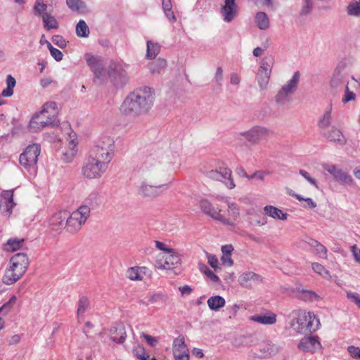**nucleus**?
I'll return each instance as SVG.
<instances>
[{"mask_svg": "<svg viewBox=\"0 0 360 360\" xmlns=\"http://www.w3.org/2000/svg\"><path fill=\"white\" fill-rule=\"evenodd\" d=\"M324 136L329 141L340 146H344L347 142L342 131L335 126H333L328 131L325 132Z\"/></svg>", "mask_w": 360, "mask_h": 360, "instance_id": "obj_25", "label": "nucleus"}, {"mask_svg": "<svg viewBox=\"0 0 360 360\" xmlns=\"http://www.w3.org/2000/svg\"><path fill=\"white\" fill-rule=\"evenodd\" d=\"M298 349L304 352L314 353L321 349V345L318 337H304L298 344Z\"/></svg>", "mask_w": 360, "mask_h": 360, "instance_id": "obj_18", "label": "nucleus"}, {"mask_svg": "<svg viewBox=\"0 0 360 360\" xmlns=\"http://www.w3.org/2000/svg\"><path fill=\"white\" fill-rule=\"evenodd\" d=\"M115 141L110 136L101 137L89 152L82 167V174L86 179H100L108 169L114 155Z\"/></svg>", "mask_w": 360, "mask_h": 360, "instance_id": "obj_1", "label": "nucleus"}, {"mask_svg": "<svg viewBox=\"0 0 360 360\" xmlns=\"http://www.w3.org/2000/svg\"><path fill=\"white\" fill-rule=\"evenodd\" d=\"M16 297L12 296L8 302L4 303L1 307H0V313H3L4 314H7L11 309L13 308L14 304L16 302Z\"/></svg>", "mask_w": 360, "mask_h": 360, "instance_id": "obj_51", "label": "nucleus"}, {"mask_svg": "<svg viewBox=\"0 0 360 360\" xmlns=\"http://www.w3.org/2000/svg\"><path fill=\"white\" fill-rule=\"evenodd\" d=\"M223 77H224V72L221 67H217L216 70V72L214 74V80L216 83L219 85L222 84L223 81Z\"/></svg>", "mask_w": 360, "mask_h": 360, "instance_id": "obj_60", "label": "nucleus"}, {"mask_svg": "<svg viewBox=\"0 0 360 360\" xmlns=\"http://www.w3.org/2000/svg\"><path fill=\"white\" fill-rule=\"evenodd\" d=\"M299 173L301 176H302L311 185L315 186L316 188H318V184H317V182L316 181L310 176L309 174L304 170V169H300L299 171Z\"/></svg>", "mask_w": 360, "mask_h": 360, "instance_id": "obj_58", "label": "nucleus"}, {"mask_svg": "<svg viewBox=\"0 0 360 360\" xmlns=\"http://www.w3.org/2000/svg\"><path fill=\"white\" fill-rule=\"evenodd\" d=\"M300 77V72L296 71L291 79L281 87L275 97L277 103L284 104L288 101L289 95L293 94L297 89Z\"/></svg>", "mask_w": 360, "mask_h": 360, "instance_id": "obj_9", "label": "nucleus"}, {"mask_svg": "<svg viewBox=\"0 0 360 360\" xmlns=\"http://www.w3.org/2000/svg\"><path fill=\"white\" fill-rule=\"evenodd\" d=\"M110 339L117 343H122L126 339V333L122 326L113 328L110 330Z\"/></svg>", "mask_w": 360, "mask_h": 360, "instance_id": "obj_38", "label": "nucleus"}, {"mask_svg": "<svg viewBox=\"0 0 360 360\" xmlns=\"http://www.w3.org/2000/svg\"><path fill=\"white\" fill-rule=\"evenodd\" d=\"M167 66V61L161 58H158L150 65V70L152 72L159 73Z\"/></svg>", "mask_w": 360, "mask_h": 360, "instance_id": "obj_46", "label": "nucleus"}, {"mask_svg": "<svg viewBox=\"0 0 360 360\" xmlns=\"http://www.w3.org/2000/svg\"><path fill=\"white\" fill-rule=\"evenodd\" d=\"M7 87L1 92V96L4 97H10L13 94V89L16 84L15 79L11 75L6 77Z\"/></svg>", "mask_w": 360, "mask_h": 360, "instance_id": "obj_43", "label": "nucleus"}, {"mask_svg": "<svg viewBox=\"0 0 360 360\" xmlns=\"http://www.w3.org/2000/svg\"><path fill=\"white\" fill-rule=\"evenodd\" d=\"M205 255L207 259V262L212 268L215 271L220 270L221 269L219 259L216 255L210 254L207 252H205Z\"/></svg>", "mask_w": 360, "mask_h": 360, "instance_id": "obj_50", "label": "nucleus"}, {"mask_svg": "<svg viewBox=\"0 0 360 360\" xmlns=\"http://www.w3.org/2000/svg\"><path fill=\"white\" fill-rule=\"evenodd\" d=\"M67 219V211L60 210L53 214L49 219V228L55 231H60L65 229Z\"/></svg>", "mask_w": 360, "mask_h": 360, "instance_id": "obj_19", "label": "nucleus"}, {"mask_svg": "<svg viewBox=\"0 0 360 360\" xmlns=\"http://www.w3.org/2000/svg\"><path fill=\"white\" fill-rule=\"evenodd\" d=\"M101 195L97 191L91 192L88 197L85 199L84 203L81 206H86L89 209V213L91 210L96 208L101 203Z\"/></svg>", "mask_w": 360, "mask_h": 360, "instance_id": "obj_33", "label": "nucleus"}, {"mask_svg": "<svg viewBox=\"0 0 360 360\" xmlns=\"http://www.w3.org/2000/svg\"><path fill=\"white\" fill-rule=\"evenodd\" d=\"M66 4L72 11H82L86 8L84 3L81 0H66Z\"/></svg>", "mask_w": 360, "mask_h": 360, "instance_id": "obj_47", "label": "nucleus"}, {"mask_svg": "<svg viewBox=\"0 0 360 360\" xmlns=\"http://www.w3.org/2000/svg\"><path fill=\"white\" fill-rule=\"evenodd\" d=\"M53 42L60 48L66 46L65 40L60 35H56L53 37Z\"/></svg>", "mask_w": 360, "mask_h": 360, "instance_id": "obj_63", "label": "nucleus"}, {"mask_svg": "<svg viewBox=\"0 0 360 360\" xmlns=\"http://www.w3.org/2000/svg\"><path fill=\"white\" fill-rule=\"evenodd\" d=\"M332 103H330L325 109L323 114L319 117L317 125L320 129L328 128L332 122Z\"/></svg>", "mask_w": 360, "mask_h": 360, "instance_id": "obj_31", "label": "nucleus"}, {"mask_svg": "<svg viewBox=\"0 0 360 360\" xmlns=\"http://www.w3.org/2000/svg\"><path fill=\"white\" fill-rule=\"evenodd\" d=\"M150 271L146 266H132L127 269V277L131 281H141L143 276L149 274Z\"/></svg>", "mask_w": 360, "mask_h": 360, "instance_id": "obj_29", "label": "nucleus"}, {"mask_svg": "<svg viewBox=\"0 0 360 360\" xmlns=\"http://www.w3.org/2000/svg\"><path fill=\"white\" fill-rule=\"evenodd\" d=\"M264 212L265 214L274 219L283 221L286 220L288 216L287 213L283 212L281 210L272 205L265 206L264 208Z\"/></svg>", "mask_w": 360, "mask_h": 360, "instance_id": "obj_32", "label": "nucleus"}, {"mask_svg": "<svg viewBox=\"0 0 360 360\" xmlns=\"http://www.w3.org/2000/svg\"><path fill=\"white\" fill-rule=\"evenodd\" d=\"M272 134L273 131L269 128L261 125L254 126L249 130L240 133L242 136L252 144H257Z\"/></svg>", "mask_w": 360, "mask_h": 360, "instance_id": "obj_10", "label": "nucleus"}, {"mask_svg": "<svg viewBox=\"0 0 360 360\" xmlns=\"http://www.w3.org/2000/svg\"><path fill=\"white\" fill-rule=\"evenodd\" d=\"M259 349L262 357L271 358L279 352L280 347L271 341H264L259 344Z\"/></svg>", "mask_w": 360, "mask_h": 360, "instance_id": "obj_26", "label": "nucleus"}, {"mask_svg": "<svg viewBox=\"0 0 360 360\" xmlns=\"http://www.w3.org/2000/svg\"><path fill=\"white\" fill-rule=\"evenodd\" d=\"M46 43L47 44V47L50 51V53L51 56L56 60V61H60L63 59V53L58 50L56 48H54L50 42L48 41H46Z\"/></svg>", "mask_w": 360, "mask_h": 360, "instance_id": "obj_52", "label": "nucleus"}, {"mask_svg": "<svg viewBox=\"0 0 360 360\" xmlns=\"http://www.w3.org/2000/svg\"><path fill=\"white\" fill-rule=\"evenodd\" d=\"M312 269L316 273L321 275L323 277L328 276V271L325 269V267L323 265L319 263H313Z\"/></svg>", "mask_w": 360, "mask_h": 360, "instance_id": "obj_55", "label": "nucleus"}, {"mask_svg": "<svg viewBox=\"0 0 360 360\" xmlns=\"http://www.w3.org/2000/svg\"><path fill=\"white\" fill-rule=\"evenodd\" d=\"M143 167L147 170H153L159 167L162 168V160L160 156L150 155L144 161Z\"/></svg>", "mask_w": 360, "mask_h": 360, "instance_id": "obj_36", "label": "nucleus"}, {"mask_svg": "<svg viewBox=\"0 0 360 360\" xmlns=\"http://www.w3.org/2000/svg\"><path fill=\"white\" fill-rule=\"evenodd\" d=\"M207 303L211 310L218 311L220 308L225 306L226 301L221 296L214 295L209 297Z\"/></svg>", "mask_w": 360, "mask_h": 360, "instance_id": "obj_37", "label": "nucleus"}, {"mask_svg": "<svg viewBox=\"0 0 360 360\" xmlns=\"http://www.w3.org/2000/svg\"><path fill=\"white\" fill-rule=\"evenodd\" d=\"M68 131L67 138L68 148L63 152L61 157L62 160L65 162H72L77 153V135L70 128L68 129Z\"/></svg>", "mask_w": 360, "mask_h": 360, "instance_id": "obj_14", "label": "nucleus"}, {"mask_svg": "<svg viewBox=\"0 0 360 360\" xmlns=\"http://www.w3.org/2000/svg\"><path fill=\"white\" fill-rule=\"evenodd\" d=\"M347 297L354 302L360 308V295L356 292H347Z\"/></svg>", "mask_w": 360, "mask_h": 360, "instance_id": "obj_62", "label": "nucleus"}, {"mask_svg": "<svg viewBox=\"0 0 360 360\" xmlns=\"http://www.w3.org/2000/svg\"><path fill=\"white\" fill-rule=\"evenodd\" d=\"M89 216V209L86 206H79L71 214L67 212L65 230L72 234L77 233L85 224Z\"/></svg>", "mask_w": 360, "mask_h": 360, "instance_id": "obj_7", "label": "nucleus"}, {"mask_svg": "<svg viewBox=\"0 0 360 360\" xmlns=\"http://www.w3.org/2000/svg\"><path fill=\"white\" fill-rule=\"evenodd\" d=\"M203 174L209 179L223 182L228 188L233 189L236 185L231 178V171L224 162H217L214 165L205 168Z\"/></svg>", "mask_w": 360, "mask_h": 360, "instance_id": "obj_6", "label": "nucleus"}, {"mask_svg": "<svg viewBox=\"0 0 360 360\" xmlns=\"http://www.w3.org/2000/svg\"><path fill=\"white\" fill-rule=\"evenodd\" d=\"M29 266V259L26 254L17 253L14 255L9 261V266L18 272V274L24 275Z\"/></svg>", "mask_w": 360, "mask_h": 360, "instance_id": "obj_15", "label": "nucleus"}, {"mask_svg": "<svg viewBox=\"0 0 360 360\" xmlns=\"http://www.w3.org/2000/svg\"><path fill=\"white\" fill-rule=\"evenodd\" d=\"M274 63V59L271 56L264 57L260 61L255 79L261 90L266 89L268 86Z\"/></svg>", "mask_w": 360, "mask_h": 360, "instance_id": "obj_8", "label": "nucleus"}, {"mask_svg": "<svg viewBox=\"0 0 360 360\" xmlns=\"http://www.w3.org/2000/svg\"><path fill=\"white\" fill-rule=\"evenodd\" d=\"M347 352L352 359L360 360V348L354 345L347 347Z\"/></svg>", "mask_w": 360, "mask_h": 360, "instance_id": "obj_54", "label": "nucleus"}, {"mask_svg": "<svg viewBox=\"0 0 360 360\" xmlns=\"http://www.w3.org/2000/svg\"><path fill=\"white\" fill-rule=\"evenodd\" d=\"M238 282L243 288H251L253 284L262 282V278L252 271H245L239 276Z\"/></svg>", "mask_w": 360, "mask_h": 360, "instance_id": "obj_21", "label": "nucleus"}, {"mask_svg": "<svg viewBox=\"0 0 360 360\" xmlns=\"http://www.w3.org/2000/svg\"><path fill=\"white\" fill-rule=\"evenodd\" d=\"M167 300L168 297L166 295L159 292L152 295L150 297L149 301L152 304H165Z\"/></svg>", "mask_w": 360, "mask_h": 360, "instance_id": "obj_49", "label": "nucleus"}, {"mask_svg": "<svg viewBox=\"0 0 360 360\" xmlns=\"http://www.w3.org/2000/svg\"><path fill=\"white\" fill-rule=\"evenodd\" d=\"M40 153L41 146L39 143H32L28 145L20 155L19 162L20 166L23 170L32 176L37 175Z\"/></svg>", "mask_w": 360, "mask_h": 360, "instance_id": "obj_5", "label": "nucleus"}, {"mask_svg": "<svg viewBox=\"0 0 360 360\" xmlns=\"http://www.w3.org/2000/svg\"><path fill=\"white\" fill-rule=\"evenodd\" d=\"M326 170L337 181L342 185L351 186L354 184V180L351 175L335 165L328 166Z\"/></svg>", "mask_w": 360, "mask_h": 360, "instance_id": "obj_17", "label": "nucleus"}, {"mask_svg": "<svg viewBox=\"0 0 360 360\" xmlns=\"http://www.w3.org/2000/svg\"><path fill=\"white\" fill-rule=\"evenodd\" d=\"M172 353L175 360H190L189 349L184 335H181L174 339Z\"/></svg>", "mask_w": 360, "mask_h": 360, "instance_id": "obj_12", "label": "nucleus"}, {"mask_svg": "<svg viewBox=\"0 0 360 360\" xmlns=\"http://www.w3.org/2000/svg\"><path fill=\"white\" fill-rule=\"evenodd\" d=\"M255 22L257 27L262 30H265L269 27V19L264 12H258L255 15Z\"/></svg>", "mask_w": 360, "mask_h": 360, "instance_id": "obj_40", "label": "nucleus"}, {"mask_svg": "<svg viewBox=\"0 0 360 360\" xmlns=\"http://www.w3.org/2000/svg\"><path fill=\"white\" fill-rule=\"evenodd\" d=\"M228 212L229 213V215L232 217L233 220H236L239 215V212L237 205L233 202L229 203Z\"/></svg>", "mask_w": 360, "mask_h": 360, "instance_id": "obj_57", "label": "nucleus"}, {"mask_svg": "<svg viewBox=\"0 0 360 360\" xmlns=\"http://www.w3.org/2000/svg\"><path fill=\"white\" fill-rule=\"evenodd\" d=\"M23 275L18 274L17 271L8 267L2 278V282L6 285H12L16 283Z\"/></svg>", "mask_w": 360, "mask_h": 360, "instance_id": "obj_34", "label": "nucleus"}, {"mask_svg": "<svg viewBox=\"0 0 360 360\" xmlns=\"http://www.w3.org/2000/svg\"><path fill=\"white\" fill-rule=\"evenodd\" d=\"M160 158L163 169H169L180 166V155L177 152L168 150Z\"/></svg>", "mask_w": 360, "mask_h": 360, "instance_id": "obj_22", "label": "nucleus"}, {"mask_svg": "<svg viewBox=\"0 0 360 360\" xmlns=\"http://www.w3.org/2000/svg\"><path fill=\"white\" fill-rule=\"evenodd\" d=\"M167 188L166 184L153 186L143 183L139 188V194L144 197L153 198L160 195Z\"/></svg>", "mask_w": 360, "mask_h": 360, "instance_id": "obj_23", "label": "nucleus"}, {"mask_svg": "<svg viewBox=\"0 0 360 360\" xmlns=\"http://www.w3.org/2000/svg\"><path fill=\"white\" fill-rule=\"evenodd\" d=\"M199 269L213 283H218L220 279L212 271H211L205 264H200Z\"/></svg>", "mask_w": 360, "mask_h": 360, "instance_id": "obj_48", "label": "nucleus"}, {"mask_svg": "<svg viewBox=\"0 0 360 360\" xmlns=\"http://www.w3.org/2000/svg\"><path fill=\"white\" fill-rule=\"evenodd\" d=\"M347 14L349 16L360 17V0H352L346 8Z\"/></svg>", "mask_w": 360, "mask_h": 360, "instance_id": "obj_39", "label": "nucleus"}, {"mask_svg": "<svg viewBox=\"0 0 360 360\" xmlns=\"http://www.w3.org/2000/svg\"><path fill=\"white\" fill-rule=\"evenodd\" d=\"M221 13L225 22L232 21L237 15L236 0H224V5L221 8Z\"/></svg>", "mask_w": 360, "mask_h": 360, "instance_id": "obj_24", "label": "nucleus"}, {"mask_svg": "<svg viewBox=\"0 0 360 360\" xmlns=\"http://www.w3.org/2000/svg\"><path fill=\"white\" fill-rule=\"evenodd\" d=\"M313 7V1L311 0H304V5L302 6L300 15H306L311 12V10Z\"/></svg>", "mask_w": 360, "mask_h": 360, "instance_id": "obj_56", "label": "nucleus"}, {"mask_svg": "<svg viewBox=\"0 0 360 360\" xmlns=\"http://www.w3.org/2000/svg\"><path fill=\"white\" fill-rule=\"evenodd\" d=\"M42 20L44 27L49 30L51 29H57L58 27V22L57 20L50 13H44L42 15Z\"/></svg>", "mask_w": 360, "mask_h": 360, "instance_id": "obj_41", "label": "nucleus"}, {"mask_svg": "<svg viewBox=\"0 0 360 360\" xmlns=\"http://www.w3.org/2000/svg\"><path fill=\"white\" fill-rule=\"evenodd\" d=\"M51 124L40 113L36 112L29 123L28 129L31 132H37Z\"/></svg>", "mask_w": 360, "mask_h": 360, "instance_id": "obj_27", "label": "nucleus"}, {"mask_svg": "<svg viewBox=\"0 0 360 360\" xmlns=\"http://www.w3.org/2000/svg\"><path fill=\"white\" fill-rule=\"evenodd\" d=\"M90 31L84 20H80L76 25V34L79 37H87Z\"/></svg>", "mask_w": 360, "mask_h": 360, "instance_id": "obj_45", "label": "nucleus"}, {"mask_svg": "<svg viewBox=\"0 0 360 360\" xmlns=\"http://www.w3.org/2000/svg\"><path fill=\"white\" fill-rule=\"evenodd\" d=\"M15 203L13 201V191H4L0 195V210L6 217H10Z\"/></svg>", "mask_w": 360, "mask_h": 360, "instance_id": "obj_16", "label": "nucleus"}, {"mask_svg": "<svg viewBox=\"0 0 360 360\" xmlns=\"http://www.w3.org/2000/svg\"><path fill=\"white\" fill-rule=\"evenodd\" d=\"M355 98L356 94L353 91H349L348 86H346L345 94L342 98V102L344 103H346L349 101H354Z\"/></svg>", "mask_w": 360, "mask_h": 360, "instance_id": "obj_59", "label": "nucleus"}, {"mask_svg": "<svg viewBox=\"0 0 360 360\" xmlns=\"http://www.w3.org/2000/svg\"><path fill=\"white\" fill-rule=\"evenodd\" d=\"M24 239L13 238H10L4 245V250L6 252H15L20 250L24 245Z\"/></svg>", "mask_w": 360, "mask_h": 360, "instance_id": "obj_35", "label": "nucleus"}, {"mask_svg": "<svg viewBox=\"0 0 360 360\" xmlns=\"http://www.w3.org/2000/svg\"><path fill=\"white\" fill-rule=\"evenodd\" d=\"M297 297L304 302H318L321 300V297L314 291L308 290L303 288H297Z\"/></svg>", "mask_w": 360, "mask_h": 360, "instance_id": "obj_30", "label": "nucleus"}, {"mask_svg": "<svg viewBox=\"0 0 360 360\" xmlns=\"http://www.w3.org/2000/svg\"><path fill=\"white\" fill-rule=\"evenodd\" d=\"M222 264L226 266H231L233 264V261L231 259V255H223L221 257Z\"/></svg>", "mask_w": 360, "mask_h": 360, "instance_id": "obj_64", "label": "nucleus"}, {"mask_svg": "<svg viewBox=\"0 0 360 360\" xmlns=\"http://www.w3.org/2000/svg\"><path fill=\"white\" fill-rule=\"evenodd\" d=\"M154 92L148 86L138 89L131 93L122 103L120 110L122 114L136 117L147 113L154 102Z\"/></svg>", "mask_w": 360, "mask_h": 360, "instance_id": "obj_3", "label": "nucleus"}, {"mask_svg": "<svg viewBox=\"0 0 360 360\" xmlns=\"http://www.w3.org/2000/svg\"><path fill=\"white\" fill-rule=\"evenodd\" d=\"M291 317L290 325L298 333H312L319 328V319L313 312L297 309L291 313Z\"/></svg>", "mask_w": 360, "mask_h": 360, "instance_id": "obj_4", "label": "nucleus"}, {"mask_svg": "<svg viewBox=\"0 0 360 360\" xmlns=\"http://www.w3.org/2000/svg\"><path fill=\"white\" fill-rule=\"evenodd\" d=\"M316 254L319 255L321 258H326L327 255V248L321 243L317 245V247L314 249Z\"/></svg>", "mask_w": 360, "mask_h": 360, "instance_id": "obj_61", "label": "nucleus"}, {"mask_svg": "<svg viewBox=\"0 0 360 360\" xmlns=\"http://www.w3.org/2000/svg\"><path fill=\"white\" fill-rule=\"evenodd\" d=\"M90 308V302L87 297H81L77 303V316L82 317L84 313Z\"/></svg>", "mask_w": 360, "mask_h": 360, "instance_id": "obj_42", "label": "nucleus"}, {"mask_svg": "<svg viewBox=\"0 0 360 360\" xmlns=\"http://www.w3.org/2000/svg\"><path fill=\"white\" fill-rule=\"evenodd\" d=\"M160 51V46L158 43H153L151 41H147L146 57L149 59L155 58Z\"/></svg>", "mask_w": 360, "mask_h": 360, "instance_id": "obj_44", "label": "nucleus"}, {"mask_svg": "<svg viewBox=\"0 0 360 360\" xmlns=\"http://www.w3.org/2000/svg\"><path fill=\"white\" fill-rule=\"evenodd\" d=\"M162 259L164 262H159L158 269L172 270L175 269L176 266L181 264V255L175 249L168 250L167 252H162Z\"/></svg>", "mask_w": 360, "mask_h": 360, "instance_id": "obj_13", "label": "nucleus"}, {"mask_svg": "<svg viewBox=\"0 0 360 360\" xmlns=\"http://www.w3.org/2000/svg\"><path fill=\"white\" fill-rule=\"evenodd\" d=\"M84 58L87 65L94 74L96 79L104 82L110 77L115 82H124L127 77V65L122 61L112 60L108 66V71L104 68L103 60L101 57L86 53Z\"/></svg>", "mask_w": 360, "mask_h": 360, "instance_id": "obj_2", "label": "nucleus"}, {"mask_svg": "<svg viewBox=\"0 0 360 360\" xmlns=\"http://www.w3.org/2000/svg\"><path fill=\"white\" fill-rule=\"evenodd\" d=\"M277 315L270 311H266L264 314H255L250 317V320L262 325H273L276 322Z\"/></svg>", "mask_w": 360, "mask_h": 360, "instance_id": "obj_28", "label": "nucleus"}, {"mask_svg": "<svg viewBox=\"0 0 360 360\" xmlns=\"http://www.w3.org/2000/svg\"><path fill=\"white\" fill-rule=\"evenodd\" d=\"M141 337L146 340L147 344L152 347H155L159 342V338L151 336L145 333H142Z\"/></svg>", "mask_w": 360, "mask_h": 360, "instance_id": "obj_53", "label": "nucleus"}, {"mask_svg": "<svg viewBox=\"0 0 360 360\" xmlns=\"http://www.w3.org/2000/svg\"><path fill=\"white\" fill-rule=\"evenodd\" d=\"M38 112L45 117L49 123L52 124L57 120L58 108L56 102L49 101L43 105L41 110Z\"/></svg>", "mask_w": 360, "mask_h": 360, "instance_id": "obj_20", "label": "nucleus"}, {"mask_svg": "<svg viewBox=\"0 0 360 360\" xmlns=\"http://www.w3.org/2000/svg\"><path fill=\"white\" fill-rule=\"evenodd\" d=\"M200 206L202 212L209 215L212 219L217 220L223 224L228 226H233L234 223L231 219L225 217L220 213V210L218 208H215L213 205L207 200H202L200 202Z\"/></svg>", "mask_w": 360, "mask_h": 360, "instance_id": "obj_11", "label": "nucleus"}]
</instances>
